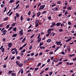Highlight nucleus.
Here are the masks:
<instances>
[{"mask_svg": "<svg viewBox=\"0 0 76 76\" xmlns=\"http://www.w3.org/2000/svg\"><path fill=\"white\" fill-rule=\"evenodd\" d=\"M12 72H13V71L12 70H10L8 72L10 75L12 73Z\"/></svg>", "mask_w": 76, "mask_h": 76, "instance_id": "393cba45", "label": "nucleus"}, {"mask_svg": "<svg viewBox=\"0 0 76 76\" xmlns=\"http://www.w3.org/2000/svg\"><path fill=\"white\" fill-rule=\"evenodd\" d=\"M31 60V58H30L27 59V61H30Z\"/></svg>", "mask_w": 76, "mask_h": 76, "instance_id": "a18cd8bd", "label": "nucleus"}, {"mask_svg": "<svg viewBox=\"0 0 76 76\" xmlns=\"http://www.w3.org/2000/svg\"><path fill=\"white\" fill-rule=\"evenodd\" d=\"M7 7H4V11L3 12H6L7 9Z\"/></svg>", "mask_w": 76, "mask_h": 76, "instance_id": "a19ab883", "label": "nucleus"}, {"mask_svg": "<svg viewBox=\"0 0 76 76\" xmlns=\"http://www.w3.org/2000/svg\"><path fill=\"white\" fill-rule=\"evenodd\" d=\"M13 27H10L8 29V31H9V30L12 29V28Z\"/></svg>", "mask_w": 76, "mask_h": 76, "instance_id": "c9c22d12", "label": "nucleus"}, {"mask_svg": "<svg viewBox=\"0 0 76 76\" xmlns=\"http://www.w3.org/2000/svg\"><path fill=\"white\" fill-rule=\"evenodd\" d=\"M13 31H14L16 32L17 31V28L15 27L13 29Z\"/></svg>", "mask_w": 76, "mask_h": 76, "instance_id": "6ab92c4d", "label": "nucleus"}, {"mask_svg": "<svg viewBox=\"0 0 76 76\" xmlns=\"http://www.w3.org/2000/svg\"><path fill=\"white\" fill-rule=\"evenodd\" d=\"M20 2V1H17L16 3H15V4H18L19 2Z\"/></svg>", "mask_w": 76, "mask_h": 76, "instance_id": "5fc2aeb1", "label": "nucleus"}, {"mask_svg": "<svg viewBox=\"0 0 76 76\" xmlns=\"http://www.w3.org/2000/svg\"><path fill=\"white\" fill-rule=\"evenodd\" d=\"M10 24H9V25H7L6 26V27L7 28H6L8 29L9 28V27H10Z\"/></svg>", "mask_w": 76, "mask_h": 76, "instance_id": "79ce46f5", "label": "nucleus"}, {"mask_svg": "<svg viewBox=\"0 0 76 76\" xmlns=\"http://www.w3.org/2000/svg\"><path fill=\"white\" fill-rule=\"evenodd\" d=\"M6 67L7 66L6 64H4L3 66V67H4V68H6Z\"/></svg>", "mask_w": 76, "mask_h": 76, "instance_id": "6e6d98bb", "label": "nucleus"}, {"mask_svg": "<svg viewBox=\"0 0 76 76\" xmlns=\"http://www.w3.org/2000/svg\"><path fill=\"white\" fill-rule=\"evenodd\" d=\"M50 59H48V60H47V62L48 63H49V62H50Z\"/></svg>", "mask_w": 76, "mask_h": 76, "instance_id": "13d9d810", "label": "nucleus"}, {"mask_svg": "<svg viewBox=\"0 0 76 76\" xmlns=\"http://www.w3.org/2000/svg\"><path fill=\"white\" fill-rule=\"evenodd\" d=\"M45 5H42L41 6L39 9V10L40 11L41 10H43L45 8Z\"/></svg>", "mask_w": 76, "mask_h": 76, "instance_id": "f03ea898", "label": "nucleus"}, {"mask_svg": "<svg viewBox=\"0 0 76 76\" xmlns=\"http://www.w3.org/2000/svg\"><path fill=\"white\" fill-rule=\"evenodd\" d=\"M42 39V38L41 37H40L38 39V40L37 41V42L38 43H39V42H40Z\"/></svg>", "mask_w": 76, "mask_h": 76, "instance_id": "423d86ee", "label": "nucleus"}, {"mask_svg": "<svg viewBox=\"0 0 76 76\" xmlns=\"http://www.w3.org/2000/svg\"><path fill=\"white\" fill-rule=\"evenodd\" d=\"M63 63V62L62 61H60L59 63L58 64L59 65H61L62 63Z\"/></svg>", "mask_w": 76, "mask_h": 76, "instance_id": "0e129e2a", "label": "nucleus"}, {"mask_svg": "<svg viewBox=\"0 0 76 76\" xmlns=\"http://www.w3.org/2000/svg\"><path fill=\"white\" fill-rule=\"evenodd\" d=\"M55 44H56L57 45H60V44L59 42V41H56V42L55 43Z\"/></svg>", "mask_w": 76, "mask_h": 76, "instance_id": "9b49d317", "label": "nucleus"}, {"mask_svg": "<svg viewBox=\"0 0 76 76\" xmlns=\"http://www.w3.org/2000/svg\"><path fill=\"white\" fill-rule=\"evenodd\" d=\"M52 24L53 26H55V25H56V24L55 22H54L53 23H52Z\"/></svg>", "mask_w": 76, "mask_h": 76, "instance_id": "37998d69", "label": "nucleus"}, {"mask_svg": "<svg viewBox=\"0 0 76 76\" xmlns=\"http://www.w3.org/2000/svg\"><path fill=\"white\" fill-rule=\"evenodd\" d=\"M31 14V12L30 11H29L28 12V14H27L28 16H30Z\"/></svg>", "mask_w": 76, "mask_h": 76, "instance_id": "5701e85b", "label": "nucleus"}, {"mask_svg": "<svg viewBox=\"0 0 76 76\" xmlns=\"http://www.w3.org/2000/svg\"><path fill=\"white\" fill-rule=\"evenodd\" d=\"M41 64H42L41 63H39L37 66V67H39V66H40L41 65Z\"/></svg>", "mask_w": 76, "mask_h": 76, "instance_id": "aec40b11", "label": "nucleus"}, {"mask_svg": "<svg viewBox=\"0 0 76 76\" xmlns=\"http://www.w3.org/2000/svg\"><path fill=\"white\" fill-rule=\"evenodd\" d=\"M51 41L50 39H48L47 40V42L48 43H50Z\"/></svg>", "mask_w": 76, "mask_h": 76, "instance_id": "ddd939ff", "label": "nucleus"}, {"mask_svg": "<svg viewBox=\"0 0 76 76\" xmlns=\"http://www.w3.org/2000/svg\"><path fill=\"white\" fill-rule=\"evenodd\" d=\"M44 44L43 42H41L39 43V47H41L42 45Z\"/></svg>", "mask_w": 76, "mask_h": 76, "instance_id": "412c9836", "label": "nucleus"}, {"mask_svg": "<svg viewBox=\"0 0 76 76\" xmlns=\"http://www.w3.org/2000/svg\"><path fill=\"white\" fill-rule=\"evenodd\" d=\"M12 45V43L11 42H10L8 45V46L9 48H11Z\"/></svg>", "mask_w": 76, "mask_h": 76, "instance_id": "39448f33", "label": "nucleus"}, {"mask_svg": "<svg viewBox=\"0 0 76 76\" xmlns=\"http://www.w3.org/2000/svg\"><path fill=\"white\" fill-rule=\"evenodd\" d=\"M34 35L35 34H33L31 36L30 39H31L32 38L34 37Z\"/></svg>", "mask_w": 76, "mask_h": 76, "instance_id": "f704fd0d", "label": "nucleus"}, {"mask_svg": "<svg viewBox=\"0 0 76 76\" xmlns=\"http://www.w3.org/2000/svg\"><path fill=\"white\" fill-rule=\"evenodd\" d=\"M15 58V57L14 56H12V57L11 58V60H13V59H14Z\"/></svg>", "mask_w": 76, "mask_h": 76, "instance_id": "bf43d9fd", "label": "nucleus"}, {"mask_svg": "<svg viewBox=\"0 0 76 76\" xmlns=\"http://www.w3.org/2000/svg\"><path fill=\"white\" fill-rule=\"evenodd\" d=\"M23 46L21 47H20V48H19V50H22L23 49Z\"/></svg>", "mask_w": 76, "mask_h": 76, "instance_id": "de8ad7c7", "label": "nucleus"}, {"mask_svg": "<svg viewBox=\"0 0 76 76\" xmlns=\"http://www.w3.org/2000/svg\"><path fill=\"white\" fill-rule=\"evenodd\" d=\"M48 30H49V31H53L54 30V28H50V29H49Z\"/></svg>", "mask_w": 76, "mask_h": 76, "instance_id": "72a5a7b5", "label": "nucleus"}, {"mask_svg": "<svg viewBox=\"0 0 76 76\" xmlns=\"http://www.w3.org/2000/svg\"><path fill=\"white\" fill-rule=\"evenodd\" d=\"M32 46H30L29 48V49L30 50H31L32 49Z\"/></svg>", "mask_w": 76, "mask_h": 76, "instance_id": "c03bdc74", "label": "nucleus"}, {"mask_svg": "<svg viewBox=\"0 0 76 76\" xmlns=\"http://www.w3.org/2000/svg\"><path fill=\"white\" fill-rule=\"evenodd\" d=\"M58 7H56L55 9V10H54V9H52V10H53V11H58Z\"/></svg>", "mask_w": 76, "mask_h": 76, "instance_id": "a211bd4d", "label": "nucleus"}, {"mask_svg": "<svg viewBox=\"0 0 76 76\" xmlns=\"http://www.w3.org/2000/svg\"><path fill=\"white\" fill-rule=\"evenodd\" d=\"M28 76H31V75L30 73H29L28 74Z\"/></svg>", "mask_w": 76, "mask_h": 76, "instance_id": "338daca9", "label": "nucleus"}, {"mask_svg": "<svg viewBox=\"0 0 76 76\" xmlns=\"http://www.w3.org/2000/svg\"><path fill=\"white\" fill-rule=\"evenodd\" d=\"M47 32L48 34H50L51 33V31H49V30H48Z\"/></svg>", "mask_w": 76, "mask_h": 76, "instance_id": "e433bc0d", "label": "nucleus"}, {"mask_svg": "<svg viewBox=\"0 0 76 76\" xmlns=\"http://www.w3.org/2000/svg\"><path fill=\"white\" fill-rule=\"evenodd\" d=\"M16 58L18 60H20V56H17L16 57Z\"/></svg>", "mask_w": 76, "mask_h": 76, "instance_id": "2f4dec72", "label": "nucleus"}, {"mask_svg": "<svg viewBox=\"0 0 76 76\" xmlns=\"http://www.w3.org/2000/svg\"><path fill=\"white\" fill-rule=\"evenodd\" d=\"M67 49H68V50L69 51V52H70V50H71V49L70 48V46H69L67 48Z\"/></svg>", "mask_w": 76, "mask_h": 76, "instance_id": "4468645a", "label": "nucleus"}, {"mask_svg": "<svg viewBox=\"0 0 76 76\" xmlns=\"http://www.w3.org/2000/svg\"><path fill=\"white\" fill-rule=\"evenodd\" d=\"M13 13V12H11L10 14H9V16H10V15H11Z\"/></svg>", "mask_w": 76, "mask_h": 76, "instance_id": "4d7b16f0", "label": "nucleus"}, {"mask_svg": "<svg viewBox=\"0 0 76 76\" xmlns=\"http://www.w3.org/2000/svg\"><path fill=\"white\" fill-rule=\"evenodd\" d=\"M8 17H7L5 18L4 19V21H7L8 19Z\"/></svg>", "mask_w": 76, "mask_h": 76, "instance_id": "58836bf2", "label": "nucleus"}, {"mask_svg": "<svg viewBox=\"0 0 76 76\" xmlns=\"http://www.w3.org/2000/svg\"><path fill=\"white\" fill-rule=\"evenodd\" d=\"M60 22H58L56 24V25L57 27H58L60 26Z\"/></svg>", "mask_w": 76, "mask_h": 76, "instance_id": "1a4fd4ad", "label": "nucleus"}, {"mask_svg": "<svg viewBox=\"0 0 76 76\" xmlns=\"http://www.w3.org/2000/svg\"><path fill=\"white\" fill-rule=\"evenodd\" d=\"M23 29H21V30L19 31V34L21 35H23Z\"/></svg>", "mask_w": 76, "mask_h": 76, "instance_id": "20e7f679", "label": "nucleus"}, {"mask_svg": "<svg viewBox=\"0 0 76 76\" xmlns=\"http://www.w3.org/2000/svg\"><path fill=\"white\" fill-rule=\"evenodd\" d=\"M20 5V4H18V5H17L16 7H15L16 9H17L19 7Z\"/></svg>", "mask_w": 76, "mask_h": 76, "instance_id": "c756f323", "label": "nucleus"}, {"mask_svg": "<svg viewBox=\"0 0 76 76\" xmlns=\"http://www.w3.org/2000/svg\"><path fill=\"white\" fill-rule=\"evenodd\" d=\"M63 30L62 29H59V32H63Z\"/></svg>", "mask_w": 76, "mask_h": 76, "instance_id": "49530a36", "label": "nucleus"}, {"mask_svg": "<svg viewBox=\"0 0 76 76\" xmlns=\"http://www.w3.org/2000/svg\"><path fill=\"white\" fill-rule=\"evenodd\" d=\"M14 0H10L9 1V3H13L14 2Z\"/></svg>", "mask_w": 76, "mask_h": 76, "instance_id": "bb28decb", "label": "nucleus"}, {"mask_svg": "<svg viewBox=\"0 0 76 76\" xmlns=\"http://www.w3.org/2000/svg\"><path fill=\"white\" fill-rule=\"evenodd\" d=\"M67 9L71 10H72V8L70 7H69L67 8Z\"/></svg>", "mask_w": 76, "mask_h": 76, "instance_id": "7c9ffc66", "label": "nucleus"}, {"mask_svg": "<svg viewBox=\"0 0 76 76\" xmlns=\"http://www.w3.org/2000/svg\"><path fill=\"white\" fill-rule=\"evenodd\" d=\"M25 49H23V50H22V53H25Z\"/></svg>", "mask_w": 76, "mask_h": 76, "instance_id": "69168bd1", "label": "nucleus"}, {"mask_svg": "<svg viewBox=\"0 0 76 76\" xmlns=\"http://www.w3.org/2000/svg\"><path fill=\"white\" fill-rule=\"evenodd\" d=\"M40 35H41V34H39L38 36L37 37V39H39V38H40Z\"/></svg>", "mask_w": 76, "mask_h": 76, "instance_id": "603ef678", "label": "nucleus"}, {"mask_svg": "<svg viewBox=\"0 0 76 76\" xmlns=\"http://www.w3.org/2000/svg\"><path fill=\"white\" fill-rule=\"evenodd\" d=\"M41 14V12H38V13H37V17H38L39 16H40Z\"/></svg>", "mask_w": 76, "mask_h": 76, "instance_id": "9d476101", "label": "nucleus"}, {"mask_svg": "<svg viewBox=\"0 0 76 76\" xmlns=\"http://www.w3.org/2000/svg\"><path fill=\"white\" fill-rule=\"evenodd\" d=\"M68 13V11H66L64 15H66Z\"/></svg>", "mask_w": 76, "mask_h": 76, "instance_id": "09e8293b", "label": "nucleus"}, {"mask_svg": "<svg viewBox=\"0 0 76 76\" xmlns=\"http://www.w3.org/2000/svg\"><path fill=\"white\" fill-rule=\"evenodd\" d=\"M23 69H20V70L18 72V74L19 75L20 74V72L21 73V74H22L23 73Z\"/></svg>", "mask_w": 76, "mask_h": 76, "instance_id": "7ed1b4c3", "label": "nucleus"}, {"mask_svg": "<svg viewBox=\"0 0 76 76\" xmlns=\"http://www.w3.org/2000/svg\"><path fill=\"white\" fill-rule=\"evenodd\" d=\"M16 65L19 67H21L23 66V64L22 63L20 64H19V61H15Z\"/></svg>", "mask_w": 76, "mask_h": 76, "instance_id": "f257e3e1", "label": "nucleus"}, {"mask_svg": "<svg viewBox=\"0 0 76 76\" xmlns=\"http://www.w3.org/2000/svg\"><path fill=\"white\" fill-rule=\"evenodd\" d=\"M15 15L16 16V17H17V18H18L20 17V15H19V14L17 13L15 14Z\"/></svg>", "mask_w": 76, "mask_h": 76, "instance_id": "2eb2a0df", "label": "nucleus"}, {"mask_svg": "<svg viewBox=\"0 0 76 76\" xmlns=\"http://www.w3.org/2000/svg\"><path fill=\"white\" fill-rule=\"evenodd\" d=\"M4 48H2V49L1 50V51L2 52H4Z\"/></svg>", "mask_w": 76, "mask_h": 76, "instance_id": "4be33fe9", "label": "nucleus"}, {"mask_svg": "<svg viewBox=\"0 0 76 76\" xmlns=\"http://www.w3.org/2000/svg\"><path fill=\"white\" fill-rule=\"evenodd\" d=\"M17 36V34H13L12 36V37H16Z\"/></svg>", "mask_w": 76, "mask_h": 76, "instance_id": "f8f14e48", "label": "nucleus"}, {"mask_svg": "<svg viewBox=\"0 0 76 76\" xmlns=\"http://www.w3.org/2000/svg\"><path fill=\"white\" fill-rule=\"evenodd\" d=\"M16 74L15 73L13 72L11 74V75L12 76H16Z\"/></svg>", "mask_w": 76, "mask_h": 76, "instance_id": "6e6552de", "label": "nucleus"}, {"mask_svg": "<svg viewBox=\"0 0 76 76\" xmlns=\"http://www.w3.org/2000/svg\"><path fill=\"white\" fill-rule=\"evenodd\" d=\"M72 60L74 61H75L76 60V57L73 59Z\"/></svg>", "mask_w": 76, "mask_h": 76, "instance_id": "774afa93", "label": "nucleus"}, {"mask_svg": "<svg viewBox=\"0 0 76 76\" xmlns=\"http://www.w3.org/2000/svg\"><path fill=\"white\" fill-rule=\"evenodd\" d=\"M71 40H70L69 39H68L66 41V42H68L69 41H71Z\"/></svg>", "mask_w": 76, "mask_h": 76, "instance_id": "ea45409f", "label": "nucleus"}, {"mask_svg": "<svg viewBox=\"0 0 76 76\" xmlns=\"http://www.w3.org/2000/svg\"><path fill=\"white\" fill-rule=\"evenodd\" d=\"M39 69V67H37V68H35V69L34 70V71H37L38 69Z\"/></svg>", "mask_w": 76, "mask_h": 76, "instance_id": "cd10ccee", "label": "nucleus"}, {"mask_svg": "<svg viewBox=\"0 0 76 76\" xmlns=\"http://www.w3.org/2000/svg\"><path fill=\"white\" fill-rule=\"evenodd\" d=\"M23 19V15H21L20 17V20L21 21H22Z\"/></svg>", "mask_w": 76, "mask_h": 76, "instance_id": "473e14b6", "label": "nucleus"}, {"mask_svg": "<svg viewBox=\"0 0 76 76\" xmlns=\"http://www.w3.org/2000/svg\"><path fill=\"white\" fill-rule=\"evenodd\" d=\"M27 45V43H26L25 44L23 45L22 47L24 48Z\"/></svg>", "mask_w": 76, "mask_h": 76, "instance_id": "864d4df0", "label": "nucleus"}, {"mask_svg": "<svg viewBox=\"0 0 76 76\" xmlns=\"http://www.w3.org/2000/svg\"><path fill=\"white\" fill-rule=\"evenodd\" d=\"M54 61L56 62H57L58 61V58L55 59Z\"/></svg>", "mask_w": 76, "mask_h": 76, "instance_id": "c85d7f7f", "label": "nucleus"}, {"mask_svg": "<svg viewBox=\"0 0 76 76\" xmlns=\"http://www.w3.org/2000/svg\"><path fill=\"white\" fill-rule=\"evenodd\" d=\"M7 31L5 29L4 30L2 31V33H7Z\"/></svg>", "mask_w": 76, "mask_h": 76, "instance_id": "dca6fc26", "label": "nucleus"}, {"mask_svg": "<svg viewBox=\"0 0 76 76\" xmlns=\"http://www.w3.org/2000/svg\"><path fill=\"white\" fill-rule=\"evenodd\" d=\"M53 74V72H51L49 73V75L50 76H51Z\"/></svg>", "mask_w": 76, "mask_h": 76, "instance_id": "4c0bfd02", "label": "nucleus"}, {"mask_svg": "<svg viewBox=\"0 0 76 76\" xmlns=\"http://www.w3.org/2000/svg\"><path fill=\"white\" fill-rule=\"evenodd\" d=\"M35 22L36 24H38L40 21L39 20H35Z\"/></svg>", "mask_w": 76, "mask_h": 76, "instance_id": "b1692460", "label": "nucleus"}, {"mask_svg": "<svg viewBox=\"0 0 76 76\" xmlns=\"http://www.w3.org/2000/svg\"><path fill=\"white\" fill-rule=\"evenodd\" d=\"M6 41V39L5 38H3V41L4 42H5Z\"/></svg>", "mask_w": 76, "mask_h": 76, "instance_id": "680f3d73", "label": "nucleus"}, {"mask_svg": "<svg viewBox=\"0 0 76 76\" xmlns=\"http://www.w3.org/2000/svg\"><path fill=\"white\" fill-rule=\"evenodd\" d=\"M44 71H45V70H43V71L40 73V75H42V74L44 73Z\"/></svg>", "mask_w": 76, "mask_h": 76, "instance_id": "8fccbe9b", "label": "nucleus"}, {"mask_svg": "<svg viewBox=\"0 0 76 76\" xmlns=\"http://www.w3.org/2000/svg\"><path fill=\"white\" fill-rule=\"evenodd\" d=\"M49 69V67H48V68H46L45 69V70L46 71H47Z\"/></svg>", "mask_w": 76, "mask_h": 76, "instance_id": "052dcab7", "label": "nucleus"}, {"mask_svg": "<svg viewBox=\"0 0 76 76\" xmlns=\"http://www.w3.org/2000/svg\"><path fill=\"white\" fill-rule=\"evenodd\" d=\"M48 19L51 20V16H49L48 17Z\"/></svg>", "mask_w": 76, "mask_h": 76, "instance_id": "e2e57ef3", "label": "nucleus"}, {"mask_svg": "<svg viewBox=\"0 0 76 76\" xmlns=\"http://www.w3.org/2000/svg\"><path fill=\"white\" fill-rule=\"evenodd\" d=\"M40 48L41 49H44L45 48V47L44 46H40Z\"/></svg>", "mask_w": 76, "mask_h": 76, "instance_id": "a878e982", "label": "nucleus"}, {"mask_svg": "<svg viewBox=\"0 0 76 76\" xmlns=\"http://www.w3.org/2000/svg\"><path fill=\"white\" fill-rule=\"evenodd\" d=\"M26 37H25V38L23 39L21 41L22 43H23L26 39Z\"/></svg>", "mask_w": 76, "mask_h": 76, "instance_id": "0eeeda50", "label": "nucleus"}, {"mask_svg": "<svg viewBox=\"0 0 76 76\" xmlns=\"http://www.w3.org/2000/svg\"><path fill=\"white\" fill-rule=\"evenodd\" d=\"M30 55L31 56H33L34 55V53H31Z\"/></svg>", "mask_w": 76, "mask_h": 76, "instance_id": "3c124183", "label": "nucleus"}, {"mask_svg": "<svg viewBox=\"0 0 76 76\" xmlns=\"http://www.w3.org/2000/svg\"><path fill=\"white\" fill-rule=\"evenodd\" d=\"M16 23H13L11 25V26L12 27H14L16 25Z\"/></svg>", "mask_w": 76, "mask_h": 76, "instance_id": "f3484780", "label": "nucleus"}]
</instances>
